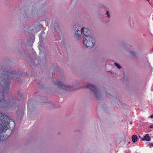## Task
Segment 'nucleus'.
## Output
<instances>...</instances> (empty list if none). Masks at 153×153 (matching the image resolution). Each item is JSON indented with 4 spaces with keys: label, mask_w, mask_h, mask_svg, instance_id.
<instances>
[{
    "label": "nucleus",
    "mask_w": 153,
    "mask_h": 153,
    "mask_svg": "<svg viewBox=\"0 0 153 153\" xmlns=\"http://www.w3.org/2000/svg\"><path fill=\"white\" fill-rule=\"evenodd\" d=\"M106 14H107V17L108 18H109L110 17V16H109V13L108 12V11H107L106 13Z\"/></svg>",
    "instance_id": "9b49d317"
},
{
    "label": "nucleus",
    "mask_w": 153,
    "mask_h": 153,
    "mask_svg": "<svg viewBox=\"0 0 153 153\" xmlns=\"http://www.w3.org/2000/svg\"><path fill=\"white\" fill-rule=\"evenodd\" d=\"M131 139L132 142L134 143L136 142L138 139L137 136L136 135H134L132 136Z\"/></svg>",
    "instance_id": "6e6552de"
},
{
    "label": "nucleus",
    "mask_w": 153,
    "mask_h": 153,
    "mask_svg": "<svg viewBox=\"0 0 153 153\" xmlns=\"http://www.w3.org/2000/svg\"><path fill=\"white\" fill-rule=\"evenodd\" d=\"M151 138L149 135L148 134H146L144 136L143 138H142V140L143 141L146 140V141H149L151 140Z\"/></svg>",
    "instance_id": "0eeeda50"
},
{
    "label": "nucleus",
    "mask_w": 153,
    "mask_h": 153,
    "mask_svg": "<svg viewBox=\"0 0 153 153\" xmlns=\"http://www.w3.org/2000/svg\"><path fill=\"white\" fill-rule=\"evenodd\" d=\"M85 87L92 91L95 94L96 98L97 100L99 99V95L98 91L94 86L90 84H87L86 85Z\"/></svg>",
    "instance_id": "20e7f679"
},
{
    "label": "nucleus",
    "mask_w": 153,
    "mask_h": 153,
    "mask_svg": "<svg viewBox=\"0 0 153 153\" xmlns=\"http://www.w3.org/2000/svg\"><path fill=\"white\" fill-rule=\"evenodd\" d=\"M149 145L150 146L153 147V143H149Z\"/></svg>",
    "instance_id": "f8f14e48"
},
{
    "label": "nucleus",
    "mask_w": 153,
    "mask_h": 153,
    "mask_svg": "<svg viewBox=\"0 0 153 153\" xmlns=\"http://www.w3.org/2000/svg\"><path fill=\"white\" fill-rule=\"evenodd\" d=\"M81 34H82V30H78L76 32V36L77 37H78L79 36H80Z\"/></svg>",
    "instance_id": "1a4fd4ad"
},
{
    "label": "nucleus",
    "mask_w": 153,
    "mask_h": 153,
    "mask_svg": "<svg viewBox=\"0 0 153 153\" xmlns=\"http://www.w3.org/2000/svg\"><path fill=\"white\" fill-rule=\"evenodd\" d=\"M2 75L0 77V85L3 88V93H0V107L2 108L11 106L13 105L14 102L11 100L9 102H7L4 99V95L7 94L10 86V83L9 79L11 78H13L17 74L14 71L4 70L2 73Z\"/></svg>",
    "instance_id": "f257e3e1"
},
{
    "label": "nucleus",
    "mask_w": 153,
    "mask_h": 153,
    "mask_svg": "<svg viewBox=\"0 0 153 153\" xmlns=\"http://www.w3.org/2000/svg\"><path fill=\"white\" fill-rule=\"evenodd\" d=\"M95 43V40L94 39L92 35L87 36L83 40L84 44L88 48H92Z\"/></svg>",
    "instance_id": "7ed1b4c3"
},
{
    "label": "nucleus",
    "mask_w": 153,
    "mask_h": 153,
    "mask_svg": "<svg viewBox=\"0 0 153 153\" xmlns=\"http://www.w3.org/2000/svg\"><path fill=\"white\" fill-rule=\"evenodd\" d=\"M149 127L150 128H153V124H152L151 125H150L149 126Z\"/></svg>",
    "instance_id": "4468645a"
},
{
    "label": "nucleus",
    "mask_w": 153,
    "mask_h": 153,
    "mask_svg": "<svg viewBox=\"0 0 153 153\" xmlns=\"http://www.w3.org/2000/svg\"><path fill=\"white\" fill-rule=\"evenodd\" d=\"M114 64L116 65V66H117L118 68H121V67L118 64L116 63H115Z\"/></svg>",
    "instance_id": "9d476101"
},
{
    "label": "nucleus",
    "mask_w": 153,
    "mask_h": 153,
    "mask_svg": "<svg viewBox=\"0 0 153 153\" xmlns=\"http://www.w3.org/2000/svg\"><path fill=\"white\" fill-rule=\"evenodd\" d=\"M131 54L132 55V56H134L135 55V53L133 52H131Z\"/></svg>",
    "instance_id": "ddd939ff"
},
{
    "label": "nucleus",
    "mask_w": 153,
    "mask_h": 153,
    "mask_svg": "<svg viewBox=\"0 0 153 153\" xmlns=\"http://www.w3.org/2000/svg\"><path fill=\"white\" fill-rule=\"evenodd\" d=\"M139 137H140V136H139Z\"/></svg>",
    "instance_id": "a211bd4d"
},
{
    "label": "nucleus",
    "mask_w": 153,
    "mask_h": 153,
    "mask_svg": "<svg viewBox=\"0 0 153 153\" xmlns=\"http://www.w3.org/2000/svg\"><path fill=\"white\" fill-rule=\"evenodd\" d=\"M147 0L149 2V0Z\"/></svg>",
    "instance_id": "f3484780"
},
{
    "label": "nucleus",
    "mask_w": 153,
    "mask_h": 153,
    "mask_svg": "<svg viewBox=\"0 0 153 153\" xmlns=\"http://www.w3.org/2000/svg\"><path fill=\"white\" fill-rule=\"evenodd\" d=\"M151 118H153V114L151 115L150 117Z\"/></svg>",
    "instance_id": "2eb2a0df"
},
{
    "label": "nucleus",
    "mask_w": 153,
    "mask_h": 153,
    "mask_svg": "<svg viewBox=\"0 0 153 153\" xmlns=\"http://www.w3.org/2000/svg\"><path fill=\"white\" fill-rule=\"evenodd\" d=\"M130 123L131 124H132V122H131V121H130Z\"/></svg>",
    "instance_id": "dca6fc26"
},
{
    "label": "nucleus",
    "mask_w": 153,
    "mask_h": 153,
    "mask_svg": "<svg viewBox=\"0 0 153 153\" xmlns=\"http://www.w3.org/2000/svg\"><path fill=\"white\" fill-rule=\"evenodd\" d=\"M54 83L55 85L59 86L60 88L62 89L67 88H69L70 87L69 86L65 85L64 83L63 82H59L57 80H55Z\"/></svg>",
    "instance_id": "39448f33"
},
{
    "label": "nucleus",
    "mask_w": 153,
    "mask_h": 153,
    "mask_svg": "<svg viewBox=\"0 0 153 153\" xmlns=\"http://www.w3.org/2000/svg\"><path fill=\"white\" fill-rule=\"evenodd\" d=\"M82 31V35L86 36V37L87 36H89L91 34H90V31L87 28L82 27L81 28Z\"/></svg>",
    "instance_id": "423d86ee"
},
{
    "label": "nucleus",
    "mask_w": 153,
    "mask_h": 153,
    "mask_svg": "<svg viewBox=\"0 0 153 153\" xmlns=\"http://www.w3.org/2000/svg\"><path fill=\"white\" fill-rule=\"evenodd\" d=\"M15 126L14 122L12 119L5 114L0 113V140L2 136L1 133H4L7 129L13 128Z\"/></svg>",
    "instance_id": "f03ea898"
}]
</instances>
